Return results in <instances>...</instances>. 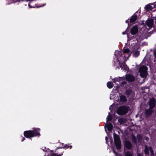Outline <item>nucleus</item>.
<instances>
[{"instance_id":"nucleus-4","label":"nucleus","mask_w":156,"mask_h":156,"mask_svg":"<svg viewBox=\"0 0 156 156\" xmlns=\"http://www.w3.org/2000/svg\"><path fill=\"white\" fill-rule=\"evenodd\" d=\"M156 101L155 98L153 97L150 99L147 103L149 106V108L154 109L156 105Z\"/></svg>"},{"instance_id":"nucleus-19","label":"nucleus","mask_w":156,"mask_h":156,"mask_svg":"<svg viewBox=\"0 0 156 156\" xmlns=\"http://www.w3.org/2000/svg\"><path fill=\"white\" fill-rule=\"evenodd\" d=\"M113 137L114 141L120 140L119 136L117 134L114 133L113 134Z\"/></svg>"},{"instance_id":"nucleus-15","label":"nucleus","mask_w":156,"mask_h":156,"mask_svg":"<svg viewBox=\"0 0 156 156\" xmlns=\"http://www.w3.org/2000/svg\"><path fill=\"white\" fill-rule=\"evenodd\" d=\"M120 101L121 102H125L127 101V100L125 96L121 95L120 96Z\"/></svg>"},{"instance_id":"nucleus-20","label":"nucleus","mask_w":156,"mask_h":156,"mask_svg":"<svg viewBox=\"0 0 156 156\" xmlns=\"http://www.w3.org/2000/svg\"><path fill=\"white\" fill-rule=\"evenodd\" d=\"M132 52L133 54V56L135 57H137L140 54V51L138 50H133Z\"/></svg>"},{"instance_id":"nucleus-27","label":"nucleus","mask_w":156,"mask_h":156,"mask_svg":"<svg viewBox=\"0 0 156 156\" xmlns=\"http://www.w3.org/2000/svg\"><path fill=\"white\" fill-rule=\"evenodd\" d=\"M126 30H127V29L125 31H124V32H122V34H123V35H124V34H127V37H128V40H131V39H132L133 38V37H129V34L126 33Z\"/></svg>"},{"instance_id":"nucleus-3","label":"nucleus","mask_w":156,"mask_h":156,"mask_svg":"<svg viewBox=\"0 0 156 156\" xmlns=\"http://www.w3.org/2000/svg\"><path fill=\"white\" fill-rule=\"evenodd\" d=\"M147 68L145 66L140 67L139 69V72L140 73V76L142 78H145L147 76Z\"/></svg>"},{"instance_id":"nucleus-16","label":"nucleus","mask_w":156,"mask_h":156,"mask_svg":"<svg viewBox=\"0 0 156 156\" xmlns=\"http://www.w3.org/2000/svg\"><path fill=\"white\" fill-rule=\"evenodd\" d=\"M123 80H124L123 78L122 77L115 78L113 80V82L114 83H116V82H120L121 81H122Z\"/></svg>"},{"instance_id":"nucleus-13","label":"nucleus","mask_w":156,"mask_h":156,"mask_svg":"<svg viewBox=\"0 0 156 156\" xmlns=\"http://www.w3.org/2000/svg\"><path fill=\"white\" fill-rule=\"evenodd\" d=\"M62 145H63L64 144L62 143ZM73 147V146L72 145H69V144H66L64 145V146H63L62 147H57V149L59 148H63L65 149H67L68 148H69L70 149H71Z\"/></svg>"},{"instance_id":"nucleus-23","label":"nucleus","mask_w":156,"mask_h":156,"mask_svg":"<svg viewBox=\"0 0 156 156\" xmlns=\"http://www.w3.org/2000/svg\"><path fill=\"white\" fill-rule=\"evenodd\" d=\"M132 91L130 89H127L126 90V92L125 93V94L129 96L132 93Z\"/></svg>"},{"instance_id":"nucleus-12","label":"nucleus","mask_w":156,"mask_h":156,"mask_svg":"<svg viewBox=\"0 0 156 156\" xmlns=\"http://www.w3.org/2000/svg\"><path fill=\"white\" fill-rule=\"evenodd\" d=\"M138 18L137 16L134 13L129 19V22L130 23L135 22Z\"/></svg>"},{"instance_id":"nucleus-14","label":"nucleus","mask_w":156,"mask_h":156,"mask_svg":"<svg viewBox=\"0 0 156 156\" xmlns=\"http://www.w3.org/2000/svg\"><path fill=\"white\" fill-rule=\"evenodd\" d=\"M155 8L154 6L153 7L150 4H147L145 5L144 9L145 10L147 11H149L151 10L154 8Z\"/></svg>"},{"instance_id":"nucleus-28","label":"nucleus","mask_w":156,"mask_h":156,"mask_svg":"<svg viewBox=\"0 0 156 156\" xmlns=\"http://www.w3.org/2000/svg\"><path fill=\"white\" fill-rule=\"evenodd\" d=\"M118 122L121 124L125 122V120L124 119L122 118H119L118 119Z\"/></svg>"},{"instance_id":"nucleus-1","label":"nucleus","mask_w":156,"mask_h":156,"mask_svg":"<svg viewBox=\"0 0 156 156\" xmlns=\"http://www.w3.org/2000/svg\"><path fill=\"white\" fill-rule=\"evenodd\" d=\"M41 129L39 128H34L32 130H26L24 132L23 134L27 138H30L37 136H41L40 131Z\"/></svg>"},{"instance_id":"nucleus-36","label":"nucleus","mask_w":156,"mask_h":156,"mask_svg":"<svg viewBox=\"0 0 156 156\" xmlns=\"http://www.w3.org/2000/svg\"><path fill=\"white\" fill-rule=\"evenodd\" d=\"M115 87V90H117V91H118V90H119V89H118V87H119V86H117V87H114V88Z\"/></svg>"},{"instance_id":"nucleus-9","label":"nucleus","mask_w":156,"mask_h":156,"mask_svg":"<svg viewBox=\"0 0 156 156\" xmlns=\"http://www.w3.org/2000/svg\"><path fill=\"white\" fill-rule=\"evenodd\" d=\"M146 23L148 27H152L154 23V20L151 19H149L146 21Z\"/></svg>"},{"instance_id":"nucleus-24","label":"nucleus","mask_w":156,"mask_h":156,"mask_svg":"<svg viewBox=\"0 0 156 156\" xmlns=\"http://www.w3.org/2000/svg\"><path fill=\"white\" fill-rule=\"evenodd\" d=\"M112 119V116L110 115L109 112L108 113V115L107 118V121H111Z\"/></svg>"},{"instance_id":"nucleus-41","label":"nucleus","mask_w":156,"mask_h":156,"mask_svg":"<svg viewBox=\"0 0 156 156\" xmlns=\"http://www.w3.org/2000/svg\"><path fill=\"white\" fill-rule=\"evenodd\" d=\"M105 140H106V142H107L108 140V137H107V136H106L105 137Z\"/></svg>"},{"instance_id":"nucleus-32","label":"nucleus","mask_w":156,"mask_h":156,"mask_svg":"<svg viewBox=\"0 0 156 156\" xmlns=\"http://www.w3.org/2000/svg\"><path fill=\"white\" fill-rule=\"evenodd\" d=\"M121 81V82H120L121 83V85H123L124 84H126L127 83L124 80H123L122 81Z\"/></svg>"},{"instance_id":"nucleus-44","label":"nucleus","mask_w":156,"mask_h":156,"mask_svg":"<svg viewBox=\"0 0 156 156\" xmlns=\"http://www.w3.org/2000/svg\"><path fill=\"white\" fill-rule=\"evenodd\" d=\"M155 24H156V20L155 21Z\"/></svg>"},{"instance_id":"nucleus-2","label":"nucleus","mask_w":156,"mask_h":156,"mask_svg":"<svg viewBox=\"0 0 156 156\" xmlns=\"http://www.w3.org/2000/svg\"><path fill=\"white\" fill-rule=\"evenodd\" d=\"M129 107L124 105L121 106L119 107L116 111V113L120 115H123L126 114L128 111Z\"/></svg>"},{"instance_id":"nucleus-25","label":"nucleus","mask_w":156,"mask_h":156,"mask_svg":"<svg viewBox=\"0 0 156 156\" xmlns=\"http://www.w3.org/2000/svg\"><path fill=\"white\" fill-rule=\"evenodd\" d=\"M149 147H148L147 146H146L145 147V149L144 150V152L145 154H149Z\"/></svg>"},{"instance_id":"nucleus-8","label":"nucleus","mask_w":156,"mask_h":156,"mask_svg":"<svg viewBox=\"0 0 156 156\" xmlns=\"http://www.w3.org/2000/svg\"><path fill=\"white\" fill-rule=\"evenodd\" d=\"M126 80L129 82H133L135 80L134 76L132 75L128 74L126 75Z\"/></svg>"},{"instance_id":"nucleus-33","label":"nucleus","mask_w":156,"mask_h":156,"mask_svg":"<svg viewBox=\"0 0 156 156\" xmlns=\"http://www.w3.org/2000/svg\"><path fill=\"white\" fill-rule=\"evenodd\" d=\"M154 55L155 57L156 58V49L154 50Z\"/></svg>"},{"instance_id":"nucleus-26","label":"nucleus","mask_w":156,"mask_h":156,"mask_svg":"<svg viewBox=\"0 0 156 156\" xmlns=\"http://www.w3.org/2000/svg\"><path fill=\"white\" fill-rule=\"evenodd\" d=\"M119 65L120 68L122 69H125V65H126L125 64H123L121 62H120L119 61Z\"/></svg>"},{"instance_id":"nucleus-37","label":"nucleus","mask_w":156,"mask_h":156,"mask_svg":"<svg viewBox=\"0 0 156 156\" xmlns=\"http://www.w3.org/2000/svg\"><path fill=\"white\" fill-rule=\"evenodd\" d=\"M145 139L147 141V140H149V138H148V137H147V136H145Z\"/></svg>"},{"instance_id":"nucleus-11","label":"nucleus","mask_w":156,"mask_h":156,"mask_svg":"<svg viewBox=\"0 0 156 156\" xmlns=\"http://www.w3.org/2000/svg\"><path fill=\"white\" fill-rule=\"evenodd\" d=\"M57 153H50V154H48L47 156H61L63 153L64 151H62L59 154V152L57 151H55Z\"/></svg>"},{"instance_id":"nucleus-40","label":"nucleus","mask_w":156,"mask_h":156,"mask_svg":"<svg viewBox=\"0 0 156 156\" xmlns=\"http://www.w3.org/2000/svg\"><path fill=\"white\" fill-rule=\"evenodd\" d=\"M137 156H143L140 153H139L138 154Z\"/></svg>"},{"instance_id":"nucleus-34","label":"nucleus","mask_w":156,"mask_h":156,"mask_svg":"<svg viewBox=\"0 0 156 156\" xmlns=\"http://www.w3.org/2000/svg\"><path fill=\"white\" fill-rule=\"evenodd\" d=\"M129 19H128V20H127L126 21V23L128 24V26H129Z\"/></svg>"},{"instance_id":"nucleus-10","label":"nucleus","mask_w":156,"mask_h":156,"mask_svg":"<svg viewBox=\"0 0 156 156\" xmlns=\"http://www.w3.org/2000/svg\"><path fill=\"white\" fill-rule=\"evenodd\" d=\"M115 144L118 150L121 149L122 148V144L121 140L114 141Z\"/></svg>"},{"instance_id":"nucleus-21","label":"nucleus","mask_w":156,"mask_h":156,"mask_svg":"<svg viewBox=\"0 0 156 156\" xmlns=\"http://www.w3.org/2000/svg\"><path fill=\"white\" fill-rule=\"evenodd\" d=\"M137 139L139 143H140L143 139V136L140 134H137L136 136Z\"/></svg>"},{"instance_id":"nucleus-30","label":"nucleus","mask_w":156,"mask_h":156,"mask_svg":"<svg viewBox=\"0 0 156 156\" xmlns=\"http://www.w3.org/2000/svg\"><path fill=\"white\" fill-rule=\"evenodd\" d=\"M125 156H133L132 154L129 151H126L125 154Z\"/></svg>"},{"instance_id":"nucleus-7","label":"nucleus","mask_w":156,"mask_h":156,"mask_svg":"<svg viewBox=\"0 0 156 156\" xmlns=\"http://www.w3.org/2000/svg\"><path fill=\"white\" fill-rule=\"evenodd\" d=\"M138 31V27L137 26L135 25L133 26L130 30V33L131 34L135 35L136 34Z\"/></svg>"},{"instance_id":"nucleus-31","label":"nucleus","mask_w":156,"mask_h":156,"mask_svg":"<svg viewBox=\"0 0 156 156\" xmlns=\"http://www.w3.org/2000/svg\"><path fill=\"white\" fill-rule=\"evenodd\" d=\"M130 50L129 48H126L125 49H124L123 51V53H128L129 52Z\"/></svg>"},{"instance_id":"nucleus-43","label":"nucleus","mask_w":156,"mask_h":156,"mask_svg":"<svg viewBox=\"0 0 156 156\" xmlns=\"http://www.w3.org/2000/svg\"><path fill=\"white\" fill-rule=\"evenodd\" d=\"M62 151H59V152H59V154Z\"/></svg>"},{"instance_id":"nucleus-18","label":"nucleus","mask_w":156,"mask_h":156,"mask_svg":"<svg viewBox=\"0 0 156 156\" xmlns=\"http://www.w3.org/2000/svg\"><path fill=\"white\" fill-rule=\"evenodd\" d=\"M131 138L132 142L134 144H136L137 142V140L135 136L132 134L131 135Z\"/></svg>"},{"instance_id":"nucleus-35","label":"nucleus","mask_w":156,"mask_h":156,"mask_svg":"<svg viewBox=\"0 0 156 156\" xmlns=\"http://www.w3.org/2000/svg\"><path fill=\"white\" fill-rule=\"evenodd\" d=\"M151 4L154 5V6L156 8V2L153 3H151Z\"/></svg>"},{"instance_id":"nucleus-17","label":"nucleus","mask_w":156,"mask_h":156,"mask_svg":"<svg viewBox=\"0 0 156 156\" xmlns=\"http://www.w3.org/2000/svg\"><path fill=\"white\" fill-rule=\"evenodd\" d=\"M106 128L108 131H111L113 129V125L111 123H108L106 125Z\"/></svg>"},{"instance_id":"nucleus-5","label":"nucleus","mask_w":156,"mask_h":156,"mask_svg":"<svg viewBox=\"0 0 156 156\" xmlns=\"http://www.w3.org/2000/svg\"><path fill=\"white\" fill-rule=\"evenodd\" d=\"M124 147L127 150H130L133 148V145L131 142L129 140H126L124 142Z\"/></svg>"},{"instance_id":"nucleus-29","label":"nucleus","mask_w":156,"mask_h":156,"mask_svg":"<svg viewBox=\"0 0 156 156\" xmlns=\"http://www.w3.org/2000/svg\"><path fill=\"white\" fill-rule=\"evenodd\" d=\"M149 150L150 151L151 154V156H153L154 154V152L153 150L152 147L151 146L149 147Z\"/></svg>"},{"instance_id":"nucleus-39","label":"nucleus","mask_w":156,"mask_h":156,"mask_svg":"<svg viewBox=\"0 0 156 156\" xmlns=\"http://www.w3.org/2000/svg\"><path fill=\"white\" fill-rule=\"evenodd\" d=\"M25 137H22V139L21 140V141L22 142L24 140H25Z\"/></svg>"},{"instance_id":"nucleus-42","label":"nucleus","mask_w":156,"mask_h":156,"mask_svg":"<svg viewBox=\"0 0 156 156\" xmlns=\"http://www.w3.org/2000/svg\"><path fill=\"white\" fill-rule=\"evenodd\" d=\"M28 6H29L30 7V8H31V7L30 6V3H29V4H28Z\"/></svg>"},{"instance_id":"nucleus-22","label":"nucleus","mask_w":156,"mask_h":156,"mask_svg":"<svg viewBox=\"0 0 156 156\" xmlns=\"http://www.w3.org/2000/svg\"><path fill=\"white\" fill-rule=\"evenodd\" d=\"M107 86L108 88L111 89L113 87V84L111 82H108L107 83Z\"/></svg>"},{"instance_id":"nucleus-6","label":"nucleus","mask_w":156,"mask_h":156,"mask_svg":"<svg viewBox=\"0 0 156 156\" xmlns=\"http://www.w3.org/2000/svg\"><path fill=\"white\" fill-rule=\"evenodd\" d=\"M154 112L153 109L149 108L148 109H145L144 113L146 117L147 118L150 117Z\"/></svg>"},{"instance_id":"nucleus-38","label":"nucleus","mask_w":156,"mask_h":156,"mask_svg":"<svg viewBox=\"0 0 156 156\" xmlns=\"http://www.w3.org/2000/svg\"><path fill=\"white\" fill-rule=\"evenodd\" d=\"M113 152L115 154H117V152L114 150H113Z\"/></svg>"}]
</instances>
